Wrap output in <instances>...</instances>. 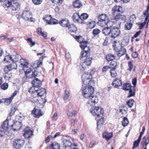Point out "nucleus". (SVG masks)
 Returning a JSON list of instances; mask_svg holds the SVG:
<instances>
[{"label": "nucleus", "mask_w": 149, "mask_h": 149, "mask_svg": "<svg viewBox=\"0 0 149 149\" xmlns=\"http://www.w3.org/2000/svg\"><path fill=\"white\" fill-rule=\"evenodd\" d=\"M94 89L91 86L82 85V95L86 98H89L93 94Z\"/></svg>", "instance_id": "1"}, {"label": "nucleus", "mask_w": 149, "mask_h": 149, "mask_svg": "<svg viewBox=\"0 0 149 149\" xmlns=\"http://www.w3.org/2000/svg\"><path fill=\"white\" fill-rule=\"evenodd\" d=\"M90 112L93 115H97L98 117H102L104 112L103 109L98 107H95L94 109L93 108H91Z\"/></svg>", "instance_id": "2"}, {"label": "nucleus", "mask_w": 149, "mask_h": 149, "mask_svg": "<svg viewBox=\"0 0 149 149\" xmlns=\"http://www.w3.org/2000/svg\"><path fill=\"white\" fill-rule=\"evenodd\" d=\"M126 20V17L125 15L120 14L116 15L114 17V19L111 20L112 22H116L118 25H120L121 23L125 22Z\"/></svg>", "instance_id": "3"}, {"label": "nucleus", "mask_w": 149, "mask_h": 149, "mask_svg": "<svg viewBox=\"0 0 149 149\" xmlns=\"http://www.w3.org/2000/svg\"><path fill=\"white\" fill-rule=\"evenodd\" d=\"M25 74L26 77L30 78L33 77H36L38 74V72L36 71L34 69H33L30 68L26 70Z\"/></svg>", "instance_id": "4"}, {"label": "nucleus", "mask_w": 149, "mask_h": 149, "mask_svg": "<svg viewBox=\"0 0 149 149\" xmlns=\"http://www.w3.org/2000/svg\"><path fill=\"white\" fill-rule=\"evenodd\" d=\"M92 75L90 73L88 72L84 74L82 76L81 79L83 84L87 85L91 81Z\"/></svg>", "instance_id": "5"}, {"label": "nucleus", "mask_w": 149, "mask_h": 149, "mask_svg": "<svg viewBox=\"0 0 149 149\" xmlns=\"http://www.w3.org/2000/svg\"><path fill=\"white\" fill-rule=\"evenodd\" d=\"M111 30L110 35L112 38H116L120 34V31L117 27H111Z\"/></svg>", "instance_id": "6"}, {"label": "nucleus", "mask_w": 149, "mask_h": 149, "mask_svg": "<svg viewBox=\"0 0 149 149\" xmlns=\"http://www.w3.org/2000/svg\"><path fill=\"white\" fill-rule=\"evenodd\" d=\"M22 17L26 21H28L30 19L31 21H32V15L29 11H24L22 14Z\"/></svg>", "instance_id": "7"}, {"label": "nucleus", "mask_w": 149, "mask_h": 149, "mask_svg": "<svg viewBox=\"0 0 149 149\" xmlns=\"http://www.w3.org/2000/svg\"><path fill=\"white\" fill-rule=\"evenodd\" d=\"M31 114L36 118H39L43 115L42 112L40 109L35 108L32 111Z\"/></svg>", "instance_id": "8"}, {"label": "nucleus", "mask_w": 149, "mask_h": 149, "mask_svg": "<svg viewBox=\"0 0 149 149\" xmlns=\"http://www.w3.org/2000/svg\"><path fill=\"white\" fill-rule=\"evenodd\" d=\"M92 60V57H88L87 56L85 60V61L83 63H81L80 64L82 67L83 69H84L86 68V65L88 66L90 65L91 63Z\"/></svg>", "instance_id": "9"}, {"label": "nucleus", "mask_w": 149, "mask_h": 149, "mask_svg": "<svg viewBox=\"0 0 149 149\" xmlns=\"http://www.w3.org/2000/svg\"><path fill=\"white\" fill-rule=\"evenodd\" d=\"M24 143V140L21 139L16 140L14 142V146L17 148H19L22 147Z\"/></svg>", "instance_id": "10"}, {"label": "nucleus", "mask_w": 149, "mask_h": 149, "mask_svg": "<svg viewBox=\"0 0 149 149\" xmlns=\"http://www.w3.org/2000/svg\"><path fill=\"white\" fill-rule=\"evenodd\" d=\"M24 132L23 136L26 138H29L33 134L32 131L31 130L29 127H26L24 129Z\"/></svg>", "instance_id": "11"}, {"label": "nucleus", "mask_w": 149, "mask_h": 149, "mask_svg": "<svg viewBox=\"0 0 149 149\" xmlns=\"http://www.w3.org/2000/svg\"><path fill=\"white\" fill-rule=\"evenodd\" d=\"M22 126V124L21 122L16 121L14 122L13 124L11 126L14 131L19 130Z\"/></svg>", "instance_id": "12"}, {"label": "nucleus", "mask_w": 149, "mask_h": 149, "mask_svg": "<svg viewBox=\"0 0 149 149\" xmlns=\"http://www.w3.org/2000/svg\"><path fill=\"white\" fill-rule=\"evenodd\" d=\"M13 2L12 3L10 9L13 11L18 10L20 9V4L17 0L13 1Z\"/></svg>", "instance_id": "13"}, {"label": "nucleus", "mask_w": 149, "mask_h": 149, "mask_svg": "<svg viewBox=\"0 0 149 149\" xmlns=\"http://www.w3.org/2000/svg\"><path fill=\"white\" fill-rule=\"evenodd\" d=\"M89 100L88 103L93 105L97 103L98 102V98L96 96L94 95L93 94L88 98Z\"/></svg>", "instance_id": "14"}, {"label": "nucleus", "mask_w": 149, "mask_h": 149, "mask_svg": "<svg viewBox=\"0 0 149 149\" xmlns=\"http://www.w3.org/2000/svg\"><path fill=\"white\" fill-rule=\"evenodd\" d=\"M71 138L64 139L62 141L63 147L65 149L68 147H70L72 145Z\"/></svg>", "instance_id": "15"}, {"label": "nucleus", "mask_w": 149, "mask_h": 149, "mask_svg": "<svg viewBox=\"0 0 149 149\" xmlns=\"http://www.w3.org/2000/svg\"><path fill=\"white\" fill-rule=\"evenodd\" d=\"M116 51L117 52V54L119 56H120L124 55L126 52V50L125 48L121 46L119 49L117 48V47L115 49Z\"/></svg>", "instance_id": "16"}, {"label": "nucleus", "mask_w": 149, "mask_h": 149, "mask_svg": "<svg viewBox=\"0 0 149 149\" xmlns=\"http://www.w3.org/2000/svg\"><path fill=\"white\" fill-rule=\"evenodd\" d=\"M103 28L102 29V32L103 34L106 36L110 35L111 33V26H107Z\"/></svg>", "instance_id": "17"}, {"label": "nucleus", "mask_w": 149, "mask_h": 149, "mask_svg": "<svg viewBox=\"0 0 149 149\" xmlns=\"http://www.w3.org/2000/svg\"><path fill=\"white\" fill-rule=\"evenodd\" d=\"M17 67V64L15 62H13L9 65L6 66L4 69V71H10L13 69H16Z\"/></svg>", "instance_id": "18"}, {"label": "nucleus", "mask_w": 149, "mask_h": 149, "mask_svg": "<svg viewBox=\"0 0 149 149\" xmlns=\"http://www.w3.org/2000/svg\"><path fill=\"white\" fill-rule=\"evenodd\" d=\"M122 8L121 6H116L112 8L111 10V13L113 15H115L116 13L121 12L122 11Z\"/></svg>", "instance_id": "19"}, {"label": "nucleus", "mask_w": 149, "mask_h": 149, "mask_svg": "<svg viewBox=\"0 0 149 149\" xmlns=\"http://www.w3.org/2000/svg\"><path fill=\"white\" fill-rule=\"evenodd\" d=\"M31 84L34 86L36 88L40 86L42 84L41 81L37 78L35 79L32 81Z\"/></svg>", "instance_id": "20"}, {"label": "nucleus", "mask_w": 149, "mask_h": 149, "mask_svg": "<svg viewBox=\"0 0 149 149\" xmlns=\"http://www.w3.org/2000/svg\"><path fill=\"white\" fill-rule=\"evenodd\" d=\"M112 21H109L106 22V21H98L97 22L98 24L101 26H109L111 23H112Z\"/></svg>", "instance_id": "21"}, {"label": "nucleus", "mask_w": 149, "mask_h": 149, "mask_svg": "<svg viewBox=\"0 0 149 149\" xmlns=\"http://www.w3.org/2000/svg\"><path fill=\"white\" fill-rule=\"evenodd\" d=\"M59 23L63 27H68L70 25V23L68 19H63L61 21H60Z\"/></svg>", "instance_id": "22"}, {"label": "nucleus", "mask_w": 149, "mask_h": 149, "mask_svg": "<svg viewBox=\"0 0 149 149\" xmlns=\"http://www.w3.org/2000/svg\"><path fill=\"white\" fill-rule=\"evenodd\" d=\"M113 136V133L111 132H104L102 136L104 139H106L107 141L109 140Z\"/></svg>", "instance_id": "23"}, {"label": "nucleus", "mask_w": 149, "mask_h": 149, "mask_svg": "<svg viewBox=\"0 0 149 149\" xmlns=\"http://www.w3.org/2000/svg\"><path fill=\"white\" fill-rule=\"evenodd\" d=\"M12 62H15L18 61L19 59V55L16 52H14L11 55Z\"/></svg>", "instance_id": "24"}, {"label": "nucleus", "mask_w": 149, "mask_h": 149, "mask_svg": "<svg viewBox=\"0 0 149 149\" xmlns=\"http://www.w3.org/2000/svg\"><path fill=\"white\" fill-rule=\"evenodd\" d=\"M122 85L121 80L119 79H116L112 83V85L114 88H117L121 86Z\"/></svg>", "instance_id": "25"}, {"label": "nucleus", "mask_w": 149, "mask_h": 149, "mask_svg": "<svg viewBox=\"0 0 149 149\" xmlns=\"http://www.w3.org/2000/svg\"><path fill=\"white\" fill-rule=\"evenodd\" d=\"M46 90L44 88H42L39 90H36L37 95L39 96H43L46 93Z\"/></svg>", "instance_id": "26"}, {"label": "nucleus", "mask_w": 149, "mask_h": 149, "mask_svg": "<svg viewBox=\"0 0 149 149\" xmlns=\"http://www.w3.org/2000/svg\"><path fill=\"white\" fill-rule=\"evenodd\" d=\"M60 147V145L56 142L53 143L49 146V148L50 149H59Z\"/></svg>", "instance_id": "27"}, {"label": "nucleus", "mask_w": 149, "mask_h": 149, "mask_svg": "<svg viewBox=\"0 0 149 149\" xmlns=\"http://www.w3.org/2000/svg\"><path fill=\"white\" fill-rule=\"evenodd\" d=\"M73 5L74 8H79L82 6V4L80 1L76 0L73 2Z\"/></svg>", "instance_id": "28"}, {"label": "nucleus", "mask_w": 149, "mask_h": 149, "mask_svg": "<svg viewBox=\"0 0 149 149\" xmlns=\"http://www.w3.org/2000/svg\"><path fill=\"white\" fill-rule=\"evenodd\" d=\"M72 19L74 22H78L80 19V15L79 13H74L72 15Z\"/></svg>", "instance_id": "29"}, {"label": "nucleus", "mask_w": 149, "mask_h": 149, "mask_svg": "<svg viewBox=\"0 0 149 149\" xmlns=\"http://www.w3.org/2000/svg\"><path fill=\"white\" fill-rule=\"evenodd\" d=\"M68 27L69 30L71 32L76 33L77 31V28L73 24H72L69 25Z\"/></svg>", "instance_id": "30"}, {"label": "nucleus", "mask_w": 149, "mask_h": 149, "mask_svg": "<svg viewBox=\"0 0 149 149\" xmlns=\"http://www.w3.org/2000/svg\"><path fill=\"white\" fill-rule=\"evenodd\" d=\"M110 68L116 69L118 66V64L117 61H111L110 63Z\"/></svg>", "instance_id": "31"}, {"label": "nucleus", "mask_w": 149, "mask_h": 149, "mask_svg": "<svg viewBox=\"0 0 149 149\" xmlns=\"http://www.w3.org/2000/svg\"><path fill=\"white\" fill-rule=\"evenodd\" d=\"M37 32L38 34L39 35L42 36L45 38H47V34L46 32H42V31L41 28H38L37 29Z\"/></svg>", "instance_id": "32"}, {"label": "nucleus", "mask_w": 149, "mask_h": 149, "mask_svg": "<svg viewBox=\"0 0 149 149\" xmlns=\"http://www.w3.org/2000/svg\"><path fill=\"white\" fill-rule=\"evenodd\" d=\"M17 107L16 106L13 105L11 108L9 116L8 117V118H10V117L14 114L15 111L17 110Z\"/></svg>", "instance_id": "33"}, {"label": "nucleus", "mask_w": 149, "mask_h": 149, "mask_svg": "<svg viewBox=\"0 0 149 149\" xmlns=\"http://www.w3.org/2000/svg\"><path fill=\"white\" fill-rule=\"evenodd\" d=\"M89 50L90 49L88 48V49H86V50H83V51L81 52V55L80 57V60L82 61V58L86 56Z\"/></svg>", "instance_id": "34"}, {"label": "nucleus", "mask_w": 149, "mask_h": 149, "mask_svg": "<svg viewBox=\"0 0 149 149\" xmlns=\"http://www.w3.org/2000/svg\"><path fill=\"white\" fill-rule=\"evenodd\" d=\"M106 58L108 61H112L113 59H114L116 57L113 54H109L106 56Z\"/></svg>", "instance_id": "35"}, {"label": "nucleus", "mask_w": 149, "mask_h": 149, "mask_svg": "<svg viewBox=\"0 0 149 149\" xmlns=\"http://www.w3.org/2000/svg\"><path fill=\"white\" fill-rule=\"evenodd\" d=\"M80 44V47L83 50H86V49H88V48L90 49L87 46V42L84 41Z\"/></svg>", "instance_id": "36"}, {"label": "nucleus", "mask_w": 149, "mask_h": 149, "mask_svg": "<svg viewBox=\"0 0 149 149\" xmlns=\"http://www.w3.org/2000/svg\"><path fill=\"white\" fill-rule=\"evenodd\" d=\"M20 63L21 66L23 68L27 67L28 64L26 61L24 59H20Z\"/></svg>", "instance_id": "37"}, {"label": "nucleus", "mask_w": 149, "mask_h": 149, "mask_svg": "<svg viewBox=\"0 0 149 149\" xmlns=\"http://www.w3.org/2000/svg\"><path fill=\"white\" fill-rule=\"evenodd\" d=\"M108 17L107 15L105 14H102L98 16V21H106Z\"/></svg>", "instance_id": "38"}, {"label": "nucleus", "mask_w": 149, "mask_h": 149, "mask_svg": "<svg viewBox=\"0 0 149 149\" xmlns=\"http://www.w3.org/2000/svg\"><path fill=\"white\" fill-rule=\"evenodd\" d=\"M8 118L3 122L2 125V128L4 130H6L8 128Z\"/></svg>", "instance_id": "39"}, {"label": "nucleus", "mask_w": 149, "mask_h": 149, "mask_svg": "<svg viewBox=\"0 0 149 149\" xmlns=\"http://www.w3.org/2000/svg\"><path fill=\"white\" fill-rule=\"evenodd\" d=\"M144 141H145L144 146L145 147H146L149 142V136L147 138H146L145 136L142 139V141L141 142V145H142L143 143V144Z\"/></svg>", "instance_id": "40"}, {"label": "nucleus", "mask_w": 149, "mask_h": 149, "mask_svg": "<svg viewBox=\"0 0 149 149\" xmlns=\"http://www.w3.org/2000/svg\"><path fill=\"white\" fill-rule=\"evenodd\" d=\"M131 85L129 83L124 84L123 86V88L124 90L128 91L131 88Z\"/></svg>", "instance_id": "41"}, {"label": "nucleus", "mask_w": 149, "mask_h": 149, "mask_svg": "<svg viewBox=\"0 0 149 149\" xmlns=\"http://www.w3.org/2000/svg\"><path fill=\"white\" fill-rule=\"evenodd\" d=\"M8 0H6L4 2V3L3 4V6L5 8H8L10 9V6H11L12 5V3H11L9 1H7Z\"/></svg>", "instance_id": "42"}, {"label": "nucleus", "mask_w": 149, "mask_h": 149, "mask_svg": "<svg viewBox=\"0 0 149 149\" xmlns=\"http://www.w3.org/2000/svg\"><path fill=\"white\" fill-rule=\"evenodd\" d=\"M104 118H102L100 119L97 122V128H100L103 125L104 123Z\"/></svg>", "instance_id": "43"}, {"label": "nucleus", "mask_w": 149, "mask_h": 149, "mask_svg": "<svg viewBox=\"0 0 149 149\" xmlns=\"http://www.w3.org/2000/svg\"><path fill=\"white\" fill-rule=\"evenodd\" d=\"M100 32V30L97 29H94L93 31V35L95 37H99L98 36Z\"/></svg>", "instance_id": "44"}, {"label": "nucleus", "mask_w": 149, "mask_h": 149, "mask_svg": "<svg viewBox=\"0 0 149 149\" xmlns=\"http://www.w3.org/2000/svg\"><path fill=\"white\" fill-rule=\"evenodd\" d=\"M135 91L134 89H132L131 88L129 90V95L127 96L128 97H130L134 96L135 95Z\"/></svg>", "instance_id": "45"}, {"label": "nucleus", "mask_w": 149, "mask_h": 149, "mask_svg": "<svg viewBox=\"0 0 149 149\" xmlns=\"http://www.w3.org/2000/svg\"><path fill=\"white\" fill-rule=\"evenodd\" d=\"M4 61H6V62H12L11 55L6 56L4 58Z\"/></svg>", "instance_id": "46"}, {"label": "nucleus", "mask_w": 149, "mask_h": 149, "mask_svg": "<svg viewBox=\"0 0 149 149\" xmlns=\"http://www.w3.org/2000/svg\"><path fill=\"white\" fill-rule=\"evenodd\" d=\"M132 26V23L127 22L125 25V29L127 30H129L131 28Z\"/></svg>", "instance_id": "47"}, {"label": "nucleus", "mask_w": 149, "mask_h": 149, "mask_svg": "<svg viewBox=\"0 0 149 149\" xmlns=\"http://www.w3.org/2000/svg\"><path fill=\"white\" fill-rule=\"evenodd\" d=\"M42 64V62H37L36 63H34L33 65L31 66L33 69H36L40 66V65Z\"/></svg>", "instance_id": "48"}, {"label": "nucleus", "mask_w": 149, "mask_h": 149, "mask_svg": "<svg viewBox=\"0 0 149 149\" xmlns=\"http://www.w3.org/2000/svg\"><path fill=\"white\" fill-rule=\"evenodd\" d=\"M88 17V15L85 13H83L80 15V19L83 20L86 19Z\"/></svg>", "instance_id": "49"}, {"label": "nucleus", "mask_w": 149, "mask_h": 149, "mask_svg": "<svg viewBox=\"0 0 149 149\" xmlns=\"http://www.w3.org/2000/svg\"><path fill=\"white\" fill-rule=\"evenodd\" d=\"M129 123V121L127 118L124 117L123 118L122 123V125L123 127H125Z\"/></svg>", "instance_id": "50"}, {"label": "nucleus", "mask_w": 149, "mask_h": 149, "mask_svg": "<svg viewBox=\"0 0 149 149\" xmlns=\"http://www.w3.org/2000/svg\"><path fill=\"white\" fill-rule=\"evenodd\" d=\"M140 141L137 140H136L134 142L133 146L132 149H134L135 148H136L138 147Z\"/></svg>", "instance_id": "51"}, {"label": "nucleus", "mask_w": 149, "mask_h": 149, "mask_svg": "<svg viewBox=\"0 0 149 149\" xmlns=\"http://www.w3.org/2000/svg\"><path fill=\"white\" fill-rule=\"evenodd\" d=\"M134 100L132 99H131L127 101V104L129 107L131 108L134 104Z\"/></svg>", "instance_id": "52"}, {"label": "nucleus", "mask_w": 149, "mask_h": 149, "mask_svg": "<svg viewBox=\"0 0 149 149\" xmlns=\"http://www.w3.org/2000/svg\"><path fill=\"white\" fill-rule=\"evenodd\" d=\"M75 38L79 43L84 41V39L82 37L80 36H76Z\"/></svg>", "instance_id": "53"}, {"label": "nucleus", "mask_w": 149, "mask_h": 149, "mask_svg": "<svg viewBox=\"0 0 149 149\" xmlns=\"http://www.w3.org/2000/svg\"><path fill=\"white\" fill-rule=\"evenodd\" d=\"M8 86V83H4L1 86V89L3 90H5L7 89Z\"/></svg>", "instance_id": "54"}, {"label": "nucleus", "mask_w": 149, "mask_h": 149, "mask_svg": "<svg viewBox=\"0 0 149 149\" xmlns=\"http://www.w3.org/2000/svg\"><path fill=\"white\" fill-rule=\"evenodd\" d=\"M111 70L110 71L111 75L112 77H115L117 76L115 70L116 69H111Z\"/></svg>", "instance_id": "55"}, {"label": "nucleus", "mask_w": 149, "mask_h": 149, "mask_svg": "<svg viewBox=\"0 0 149 149\" xmlns=\"http://www.w3.org/2000/svg\"><path fill=\"white\" fill-rule=\"evenodd\" d=\"M36 88V87L34 86L33 85L29 89L28 91L31 94L34 93L35 92H36V90L35 89Z\"/></svg>", "instance_id": "56"}, {"label": "nucleus", "mask_w": 149, "mask_h": 149, "mask_svg": "<svg viewBox=\"0 0 149 149\" xmlns=\"http://www.w3.org/2000/svg\"><path fill=\"white\" fill-rule=\"evenodd\" d=\"M88 25V27L91 29L94 28L95 25V22L93 21H91L89 22Z\"/></svg>", "instance_id": "57"}, {"label": "nucleus", "mask_w": 149, "mask_h": 149, "mask_svg": "<svg viewBox=\"0 0 149 149\" xmlns=\"http://www.w3.org/2000/svg\"><path fill=\"white\" fill-rule=\"evenodd\" d=\"M77 113V111L75 110H73L72 112H69L67 113V115L68 117H72L75 115Z\"/></svg>", "instance_id": "58"}, {"label": "nucleus", "mask_w": 149, "mask_h": 149, "mask_svg": "<svg viewBox=\"0 0 149 149\" xmlns=\"http://www.w3.org/2000/svg\"><path fill=\"white\" fill-rule=\"evenodd\" d=\"M12 100V99L10 97L9 98L6 99L4 101V102L6 105H8L10 104Z\"/></svg>", "instance_id": "59"}, {"label": "nucleus", "mask_w": 149, "mask_h": 149, "mask_svg": "<svg viewBox=\"0 0 149 149\" xmlns=\"http://www.w3.org/2000/svg\"><path fill=\"white\" fill-rule=\"evenodd\" d=\"M4 77L6 80H8L11 78V74H9L8 72H6L4 74Z\"/></svg>", "instance_id": "60"}, {"label": "nucleus", "mask_w": 149, "mask_h": 149, "mask_svg": "<svg viewBox=\"0 0 149 149\" xmlns=\"http://www.w3.org/2000/svg\"><path fill=\"white\" fill-rule=\"evenodd\" d=\"M136 19V16L135 15H131L129 19L130 22L131 23L132 22H133L135 21Z\"/></svg>", "instance_id": "61"}, {"label": "nucleus", "mask_w": 149, "mask_h": 149, "mask_svg": "<svg viewBox=\"0 0 149 149\" xmlns=\"http://www.w3.org/2000/svg\"><path fill=\"white\" fill-rule=\"evenodd\" d=\"M69 92L68 91L65 90V93L64 95L63 98L64 100L67 99L70 96L69 94Z\"/></svg>", "instance_id": "62"}, {"label": "nucleus", "mask_w": 149, "mask_h": 149, "mask_svg": "<svg viewBox=\"0 0 149 149\" xmlns=\"http://www.w3.org/2000/svg\"><path fill=\"white\" fill-rule=\"evenodd\" d=\"M56 20L50 18L49 19V21L48 22V24H56V22H55Z\"/></svg>", "instance_id": "63"}, {"label": "nucleus", "mask_w": 149, "mask_h": 149, "mask_svg": "<svg viewBox=\"0 0 149 149\" xmlns=\"http://www.w3.org/2000/svg\"><path fill=\"white\" fill-rule=\"evenodd\" d=\"M128 64L129 67L128 69L130 71H131L133 67V63L131 61H130L128 63Z\"/></svg>", "instance_id": "64"}]
</instances>
